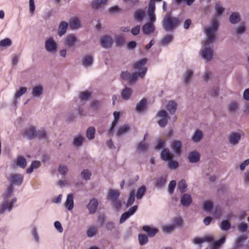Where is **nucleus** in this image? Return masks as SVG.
<instances>
[{
	"instance_id": "a19ab883",
	"label": "nucleus",
	"mask_w": 249,
	"mask_h": 249,
	"mask_svg": "<svg viewBox=\"0 0 249 249\" xmlns=\"http://www.w3.org/2000/svg\"><path fill=\"white\" fill-rule=\"evenodd\" d=\"M167 176H162L159 178H157L156 181V185L158 187H161L163 186L166 182Z\"/></svg>"
},
{
	"instance_id": "4be33fe9",
	"label": "nucleus",
	"mask_w": 249,
	"mask_h": 249,
	"mask_svg": "<svg viewBox=\"0 0 249 249\" xmlns=\"http://www.w3.org/2000/svg\"><path fill=\"white\" fill-rule=\"evenodd\" d=\"M43 89L42 86L34 87L32 89L31 94L33 97L39 98L42 94Z\"/></svg>"
},
{
	"instance_id": "69168bd1",
	"label": "nucleus",
	"mask_w": 249,
	"mask_h": 249,
	"mask_svg": "<svg viewBox=\"0 0 249 249\" xmlns=\"http://www.w3.org/2000/svg\"><path fill=\"white\" fill-rule=\"evenodd\" d=\"M90 96V93L88 91L81 92L79 94V98L82 100H87Z\"/></svg>"
},
{
	"instance_id": "3c124183",
	"label": "nucleus",
	"mask_w": 249,
	"mask_h": 249,
	"mask_svg": "<svg viewBox=\"0 0 249 249\" xmlns=\"http://www.w3.org/2000/svg\"><path fill=\"white\" fill-rule=\"evenodd\" d=\"M107 0H94L92 2V7L93 8H99L101 7L102 5L105 4Z\"/></svg>"
},
{
	"instance_id": "de8ad7c7",
	"label": "nucleus",
	"mask_w": 249,
	"mask_h": 249,
	"mask_svg": "<svg viewBox=\"0 0 249 249\" xmlns=\"http://www.w3.org/2000/svg\"><path fill=\"white\" fill-rule=\"evenodd\" d=\"M135 191L134 190H132L130 193L129 196L126 203V207H128L132 205L135 200Z\"/></svg>"
},
{
	"instance_id": "a18cd8bd",
	"label": "nucleus",
	"mask_w": 249,
	"mask_h": 249,
	"mask_svg": "<svg viewBox=\"0 0 249 249\" xmlns=\"http://www.w3.org/2000/svg\"><path fill=\"white\" fill-rule=\"evenodd\" d=\"M91 173L88 169H84L81 172V176L82 178L86 181L89 180L90 178Z\"/></svg>"
},
{
	"instance_id": "b1692460",
	"label": "nucleus",
	"mask_w": 249,
	"mask_h": 249,
	"mask_svg": "<svg viewBox=\"0 0 249 249\" xmlns=\"http://www.w3.org/2000/svg\"><path fill=\"white\" fill-rule=\"evenodd\" d=\"M145 16V11L142 9H139L135 11L134 14V19L139 22L142 21Z\"/></svg>"
},
{
	"instance_id": "bb28decb",
	"label": "nucleus",
	"mask_w": 249,
	"mask_h": 249,
	"mask_svg": "<svg viewBox=\"0 0 249 249\" xmlns=\"http://www.w3.org/2000/svg\"><path fill=\"white\" fill-rule=\"evenodd\" d=\"M76 41V36L74 35H70L65 38V44L66 46L71 47L74 45Z\"/></svg>"
},
{
	"instance_id": "338daca9",
	"label": "nucleus",
	"mask_w": 249,
	"mask_h": 249,
	"mask_svg": "<svg viewBox=\"0 0 249 249\" xmlns=\"http://www.w3.org/2000/svg\"><path fill=\"white\" fill-rule=\"evenodd\" d=\"M212 203L210 201H206L203 203V208L205 211H209L212 208Z\"/></svg>"
},
{
	"instance_id": "680f3d73",
	"label": "nucleus",
	"mask_w": 249,
	"mask_h": 249,
	"mask_svg": "<svg viewBox=\"0 0 249 249\" xmlns=\"http://www.w3.org/2000/svg\"><path fill=\"white\" fill-rule=\"evenodd\" d=\"M117 45H121L124 42V36L123 35H117L115 36Z\"/></svg>"
},
{
	"instance_id": "79ce46f5",
	"label": "nucleus",
	"mask_w": 249,
	"mask_h": 249,
	"mask_svg": "<svg viewBox=\"0 0 249 249\" xmlns=\"http://www.w3.org/2000/svg\"><path fill=\"white\" fill-rule=\"evenodd\" d=\"M146 187L142 186L138 188L136 193V198L138 199H141L146 192Z\"/></svg>"
},
{
	"instance_id": "f8f14e48",
	"label": "nucleus",
	"mask_w": 249,
	"mask_h": 249,
	"mask_svg": "<svg viewBox=\"0 0 249 249\" xmlns=\"http://www.w3.org/2000/svg\"><path fill=\"white\" fill-rule=\"evenodd\" d=\"M101 46L104 48L110 47L112 44V38L109 36H104L100 39Z\"/></svg>"
},
{
	"instance_id": "49530a36",
	"label": "nucleus",
	"mask_w": 249,
	"mask_h": 249,
	"mask_svg": "<svg viewBox=\"0 0 249 249\" xmlns=\"http://www.w3.org/2000/svg\"><path fill=\"white\" fill-rule=\"evenodd\" d=\"M226 238L225 237H223L220 240L213 242V246L211 249H219L220 246L225 242Z\"/></svg>"
},
{
	"instance_id": "9d476101",
	"label": "nucleus",
	"mask_w": 249,
	"mask_h": 249,
	"mask_svg": "<svg viewBox=\"0 0 249 249\" xmlns=\"http://www.w3.org/2000/svg\"><path fill=\"white\" fill-rule=\"evenodd\" d=\"M9 181L10 185H20L23 181V176L20 174H12L10 175Z\"/></svg>"
},
{
	"instance_id": "f3484780",
	"label": "nucleus",
	"mask_w": 249,
	"mask_h": 249,
	"mask_svg": "<svg viewBox=\"0 0 249 249\" xmlns=\"http://www.w3.org/2000/svg\"><path fill=\"white\" fill-rule=\"evenodd\" d=\"M192 202V198L188 194H183L181 197L180 203L184 207H188Z\"/></svg>"
},
{
	"instance_id": "1a4fd4ad",
	"label": "nucleus",
	"mask_w": 249,
	"mask_h": 249,
	"mask_svg": "<svg viewBox=\"0 0 249 249\" xmlns=\"http://www.w3.org/2000/svg\"><path fill=\"white\" fill-rule=\"evenodd\" d=\"M241 138V134L239 132H231L228 136L229 143L232 145H237Z\"/></svg>"
},
{
	"instance_id": "f704fd0d",
	"label": "nucleus",
	"mask_w": 249,
	"mask_h": 249,
	"mask_svg": "<svg viewBox=\"0 0 249 249\" xmlns=\"http://www.w3.org/2000/svg\"><path fill=\"white\" fill-rule=\"evenodd\" d=\"M70 26L72 29H76L80 27L79 20L76 18H72L70 20Z\"/></svg>"
},
{
	"instance_id": "6e6d98bb",
	"label": "nucleus",
	"mask_w": 249,
	"mask_h": 249,
	"mask_svg": "<svg viewBox=\"0 0 249 249\" xmlns=\"http://www.w3.org/2000/svg\"><path fill=\"white\" fill-rule=\"evenodd\" d=\"M57 184L60 187L69 186L71 184V180L69 178L65 180H59Z\"/></svg>"
},
{
	"instance_id": "774afa93",
	"label": "nucleus",
	"mask_w": 249,
	"mask_h": 249,
	"mask_svg": "<svg viewBox=\"0 0 249 249\" xmlns=\"http://www.w3.org/2000/svg\"><path fill=\"white\" fill-rule=\"evenodd\" d=\"M148 147V145L147 144L143 142H140L138 145L137 149L140 152H144L147 149Z\"/></svg>"
},
{
	"instance_id": "f257e3e1",
	"label": "nucleus",
	"mask_w": 249,
	"mask_h": 249,
	"mask_svg": "<svg viewBox=\"0 0 249 249\" xmlns=\"http://www.w3.org/2000/svg\"><path fill=\"white\" fill-rule=\"evenodd\" d=\"M219 22L216 18L212 19L210 26L205 28L206 38L203 42V46L200 51L202 58L206 61H210L213 56V43L215 40V33L218 29Z\"/></svg>"
},
{
	"instance_id": "9b49d317",
	"label": "nucleus",
	"mask_w": 249,
	"mask_h": 249,
	"mask_svg": "<svg viewBox=\"0 0 249 249\" xmlns=\"http://www.w3.org/2000/svg\"><path fill=\"white\" fill-rule=\"evenodd\" d=\"M137 209V206L135 205L131 207L128 211L122 214L120 219V223H123L130 216L132 215L136 212Z\"/></svg>"
},
{
	"instance_id": "6e6552de",
	"label": "nucleus",
	"mask_w": 249,
	"mask_h": 249,
	"mask_svg": "<svg viewBox=\"0 0 249 249\" xmlns=\"http://www.w3.org/2000/svg\"><path fill=\"white\" fill-rule=\"evenodd\" d=\"M23 135L29 140L34 139L37 136V132L36 127L33 125L26 127L24 130Z\"/></svg>"
},
{
	"instance_id": "f03ea898",
	"label": "nucleus",
	"mask_w": 249,
	"mask_h": 249,
	"mask_svg": "<svg viewBox=\"0 0 249 249\" xmlns=\"http://www.w3.org/2000/svg\"><path fill=\"white\" fill-rule=\"evenodd\" d=\"M155 9L154 0H151L149 2L147 10L149 21L144 24L142 27V31L145 35H149L155 31L154 22L156 19L155 14Z\"/></svg>"
},
{
	"instance_id": "4c0bfd02",
	"label": "nucleus",
	"mask_w": 249,
	"mask_h": 249,
	"mask_svg": "<svg viewBox=\"0 0 249 249\" xmlns=\"http://www.w3.org/2000/svg\"><path fill=\"white\" fill-rule=\"evenodd\" d=\"M16 164L22 168H24L26 165V160L22 156H18L15 160Z\"/></svg>"
},
{
	"instance_id": "2eb2a0df",
	"label": "nucleus",
	"mask_w": 249,
	"mask_h": 249,
	"mask_svg": "<svg viewBox=\"0 0 249 249\" xmlns=\"http://www.w3.org/2000/svg\"><path fill=\"white\" fill-rule=\"evenodd\" d=\"M98 205V201L95 198L90 199L87 208L89 211V214H93L96 212L97 206Z\"/></svg>"
},
{
	"instance_id": "bf43d9fd",
	"label": "nucleus",
	"mask_w": 249,
	"mask_h": 249,
	"mask_svg": "<svg viewBox=\"0 0 249 249\" xmlns=\"http://www.w3.org/2000/svg\"><path fill=\"white\" fill-rule=\"evenodd\" d=\"M231 224L227 220L222 221L221 223L220 228L222 231H228L230 229Z\"/></svg>"
},
{
	"instance_id": "8fccbe9b",
	"label": "nucleus",
	"mask_w": 249,
	"mask_h": 249,
	"mask_svg": "<svg viewBox=\"0 0 249 249\" xmlns=\"http://www.w3.org/2000/svg\"><path fill=\"white\" fill-rule=\"evenodd\" d=\"M187 185L184 179H182L178 182V188L181 193L185 192Z\"/></svg>"
},
{
	"instance_id": "e2e57ef3",
	"label": "nucleus",
	"mask_w": 249,
	"mask_h": 249,
	"mask_svg": "<svg viewBox=\"0 0 249 249\" xmlns=\"http://www.w3.org/2000/svg\"><path fill=\"white\" fill-rule=\"evenodd\" d=\"M175 229V226L174 225H165L162 228V230L166 233H170L173 231Z\"/></svg>"
},
{
	"instance_id": "a211bd4d",
	"label": "nucleus",
	"mask_w": 249,
	"mask_h": 249,
	"mask_svg": "<svg viewBox=\"0 0 249 249\" xmlns=\"http://www.w3.org/2000/svg\"><path fill=\"white\" fill-rule=\"evenodd\" d=\"M93 62V57L90 55H86L83 57L82 60V65L86 68L91 66Z\"/></svg>"
},
{
	"instance_id": "0e129e2a",
	"label": "nucleus",
	"mask_w": 249,
	"mask_h": 249,
	"mask_svg": "<svg viewBox=\"0 0 249 249\" xmlns=\"http://www.w3.org/2000/svg\"><path fill=\"white\" fill-rule=\"evenodd\" d=\"M215 9L216 12V15L220 16L224 11V8L221 6L220 3H216Z\"/></svg>"
},
{
	"instance_id": "c03bdc74",
	"label": "nucleus",
	"mask_w": 249,
	"mask_h": 249,
	"mask_svg": "<svg viewBox=\"0 0 249 249\" xmlns=\"http://www.w3.org/2000/svg\"><path fill=\"white\" fill-rule=\"evenodd\" d=\"M13 192L14 188L12 185H10L3 194L4 199L9 200V198L11 196Z\"/></svg>"
},
{
	"instance_id": "603ef678",
	"label": "nucleus",
	"mask_w": 249,
	"mask_h": 249,
	"mask_svg": "<svg viewBox=\"0 0 249 249\" xmlns=\"http://www.w3.org/2000/svg\"><path fill=\"white\" fill-rule=\"evenodd\" d=\"M138 239L140 244L142 246L146 244L148 241V237L145 234H139Z\"/></svg>"
},
{
	"instance_id": "423d86ee",
	"label": "nucleus",
	"mask_w": 249,
	"mask_h": 249,
	"mask_svg": "<svg viewBox=\"0 0 249 249\" xmlns=\"http://www.w3.org/2000/svg\"><path fill=\"white\" fill-rule=\"evenodd\" d=\"M156 116L158 118V124L161 127H165L169 119L167 112L164 110H159L157 112Z\"/></svg>"
},
{
	"instance_id": "5701e85b",
	"label": "nucleus",
	"mask_w": 249,
	"mask_h": 249,
	"mask_svg": "<svg viewBox=\"0 0 249 249\" xmlns=\"http://www.w3.org/2000/svg\"><path fill=\"white\" fill-rule=\"evenodd\" d=\"M188 159L190 162L196 163L199 160V155L196 151H193L189 153Z\"/></svg>"
},
{
	"instance_id": "6ab92c4d",
	"label": "nucleus",
	"mask_w": 249,
	"mask_h": 249,
	"mask_svg": "<svg viewBox=\"0 0 249 249\" xmlns=\"http://www.w3.org/2000/svg\"><path fill=\"white\" fill-rule=\"evenodd\" d=\"M64 206L67 208L69 211L71 210L74 206L73 202V195L72 194H69L66 201L64 203Z\"/></svg>"
},
{
	"instance_id": "2f4dec72",
	"label": "nucleus",
	"mask_w": 249,
	"mask_h": 249,
	"mask_svg": "<svg viewBox=\"0 0 249 249\" xmlns=\"http://www.w3.org/2000/svg\"><path fill=\"white\" fill-rule=\"evenodd\" d=\"M247 236L245 235H242L237 237L234 241V248H238L242 247L243 246V243L247 239Z\"/></svg>"
},
{
	"instance_id": "c85d7f7f",
	"label": "nucleus",
	"mask_w": 249,
	"mask_h": 249,
	"mask_svg": "<svg viewBox=\"0 0 249 249\" xmlns=\"http://www.w3.org/2000/svg\"><path fill=\"white\" fill-rule=\"evenodd\" d=\"M193 71L191 69H187L183 74V81L185 84L189 83L192 79Z\"/></svg>"
},
{
	"instance_id": "864d4df0",
	"label": "nucleus",
	"mask_w": 249,
	"mask_h": 249,
	"mask_svg": "<svg viewBox=\"0 0 249 249\" xmlns=\"http://www.w3.org/2000/svg\"><path fill=\"white\" fill-rule=\"evenodd\" d=\"M36 136H37L39 139H47L48 138L47 132L43 128L38 130Z\"/></svg>"
},
{
	"instance_id": "dca6fc26",
	"label": "nucleus",
	"mask_w": 249,
	"mask_h": 249,
	"mask_svg": "<svg viewBox=\"0 0 249 249\" xmlns=\"http://www.w3.org/2000/svg\"><path fill=\"white\" fill-rule=\"evenodd\" d=\"M85 141V137L83 135L79 134L73 138L72 144L75 147H79L83 145Z\"/></svg>"
},
{
	"instance_id": "cd10ccee",
	"label": "nucleus",
	"mask_w": 249,
	"mask_h": 249,
	"mask_svg": "<svg viewBox=\"0 0 249 249\" xmlns=\"http://www.w3.org/2000/svg\"><path fill=\"white\" fill-rule=\"evenodd\" d=\"M240 20V15L237 12H233L229 17L230 22L233 24L238 23Z\"/></svg>"
},
{
	"instance_id": "4468645a",
	"label": "nucleus",
	"mask_w": 249,
	"mask_h": 249,
	"mask_svg": "<svg viewBox=\"0 0 249 249\" xmlns=\"http://www.w3.org/2000/svg\"><path fill=\"white\" fill-rule=\"evenodd\" d=\"M170 146L177 155H180L181 153V148L182 147V143L180 141H173L171 143Z\"/></svg>"
},
{
	"instance_id": "ea45409f",
	"label": "nucleus",
	"mask_w": 249,
	"mask_h": 249,
	"mask_svg": "<svg viewBox=\"0 0 249 249\" xmlns=\"http://www.w3.org/2000/svg\"><path fill=\"white\" fill-rule=\"evenodd\" d=\"M203 137V134L202 131L199 130H197L195 131L194 134L192 137V140L195 142H199Z\"/></svg>"
},
{
	"instance_id": "473e14b6",
	"label": "nucleus",
	"mask_w": 249,
	"mask_h": 249,
	"mask_svg": "<svg viewBox=\"0 0 249 249\" xmlns=\"http://www.w3.org/2000/svg\"><path fill=\"white\" fill-rule=\"evenodd\" d=\"M130 129V127L128 124H124L119 127L118 129L116 135L117 136H120L122 135L125 134Z\"/></svg>"
},
{
	"instance_id": "7c9ffc66",
	"label": "nucleus",
	"mask_w": 249,
	"mask_h": 249,
	"mask_svg": "<svg viewBox=\"0 0 249 249\" xmlns=\"http://www.w3.org/2000/svg\"><path fill=\"white\" fill-rule=\"evenodd\" d=\"M166 108L170 114H174L176 112L177 109L176 103L174 101H169L166 106Z\"/></svg>"
},
{
	"instance_id": "20e7f679",
	"label": "nucleus",
	"mask_w": 249,
	"mask_h": 249,
	"mask_svg": "<svg viewBox=\"0 0 249 249\" xmlns=\"http://www.w3.org/2000/svg\"><path fill=\"white\" fill-rule=\"evenodd\" d=\"M17 198L13 197L11 200L3 199L0 204V214H3L6 211L10 212L13 209V205L17 201Z\"/></svg>"
},
{
	"instance_id": "aec40b11",
	"label": "nucleus",
	"mask_w": 249,
	"mask_h": 249,
	"mask_svg": "<svg viewBox=\"0 0 249 249\" xmlns=\"http://www.w3.org/2000/svg\"><path fill=\"white\" fill-rule=\"evenodd\" d=\"M213 242V238L211 236H205L203 238L196 237L193 240V242L195 244H199L204 242Z\"/></svg>"
},
{
	"instance_id": "37998d69",
	"label": "nucleus",
	"mask_w": 249,
	"mask_h": 249,
	"mask_svg": "<svg viewBox=\"0 0 249 249\" xmlns=\"http://www.w3.org/2000/svg\"><path fill=\"white\" fill-rule=\"evenodd\" d=\"M139 77L143 78L144 77L141 76L140 73L137 71L131 74L129 84H133L136 83Z\"/></svg>"
},
{
	"instance_id": "09e8293b",
	"label": "nucleus",
	"mask_w": 249,
	"mask_h": 249,
	"mask_svg": "<svg viewBox=\"0 0 249 249\" xmlns=\"http://www.w3.org/2000/svg\"><path fill=\"white\" fill-rule=\"evenodd\" d=\"M11 40L9 38H5L0 41V47H9L12 45Z\"/></svg>"
},
{
	"instance_id": "4d7b16f0",
	"label": "nucleus",
	"mask_w": 249,
	"mask_h": 249,
	"mask_svg": "<svg viewBox=\"0 0 249 249\" xmlns=\"http://www.w3.org/2000/svg\"><path fill=\"white\" fill-rule=\"evenodd\" d=\"M58 171L60 174L63 176H65L67 175L69 171V169L67 166L61 164L59 165Z\"/></svg>"
},
{
	"instance_id": "412c9836",
	"label": "nucleus",
	"mask_w": 249,
	"mask_h": 249,
	"mask_svg": "<svg viewBox=\"0 0 249 249\" xmlns=\"http://www.w3.org/2000/svg\"><path fill=\"white\" fill-rule=\"evenodd\" d=\"M173 157V154H171L168 148L163 149L161 153V158L162 160L165 161H168L170 160H172Z\"/></svg>"
},
{
	"instance_id": "e433bc0d",
	"label": "nucleus",
	"mask_w": 249,
	"mask_h": 249,
	"mask_svg": "<svg viewBox=\"0 0 249 249\" xmlns=\"http://www.w3.org/2000/svg\"><path fill=\"white\" fill-rule=\"evenodd\" d=\"M132 93V89L130 88L126 87L122 90V97L123 99L127 100L130 98Z\"/></svg>"
},
{
	"instance_id": "052dcab7",
	"label": "nucleus",
	"mask_w": 249,
	"mask_h": 249,
	"mask_svg": "<svg viewBox=\"0 0 249 249\" xmlns=\"http://www.w3.org/2000/svg\"><path fill=\"white\" fill-rule=\"evenodd\" d=\"M168 167L171 169H175L178 166V163L175 160H170L168 161Z\"/></svg>"
},
{
	"instance_id": "5fc2aeb1",
	"label": "nucleus",
	"mask_w": 249,
	"mask_h": 249,
	"mask_svg": "<svg viewBox=\"0 0 249 249\" xmlns=\"http://www.w3.org/2000/svg\"><path fill=\"white\" fill-rule=\"evenodd\" d=\"M27 88L25 87H22L19 89L17 90L15 93L14 98L18 99L20 98L22 95H23L27 91Z\"/></svg>"
},
{
	"instance_id": "c9c22d12",
	"label": "nucleus",
	"mask_w": 249,
	"mask_h": 249,
	"mask_svg": "<svg viewBox=\"0 0 249 249\" xmlns=\"http://www.w3.org/2000/svg\"><path fill=\"white\" fill-rule=\"evenodd\" d=\"M147 104V101L145 99L141 100L136 105V110L138 112H141L144 110Z\"/></svg>"
},
{
	"instance_id": "0eeeda50",
	"label": "nucleus",
	"mask_w": 249,
	"mask_h": 249,
	"mask_svg": "<svg viewBox=\"0 0 249 249\" xmlns=\"http://www.w3.org/2000/svg\"><path fill=\"white\" fill-rule=\"evenodd\" d=\"M57 45L53 37H50L45 42V48L47 52L54 53L57 51Z\"/></svg>"
},
{
	"instance_id": "c756f323",
	"label": "nucleus",
	"mask_w": 249,
	"mask_h": 249,
	"mask_svg": "<svg viewBox=\"0 0 249 249\" xmlns=\"http://www.w3.org/2000/svg\"><path fill=\"white\" fill-rule=\"evenodd\" d=\"M68 26V24L66 22L62 21L60 22L58 29V34L60 36L65 34Z\"/></svg>"
},
{
	"instance_id": "7ed1b4c3",
	"label": "nucleus",
	"mask_w": 249,
	"mask_h": 249,
	"mask_svg": "<svg viewBox=\"0 0 249 249\" xmlns=\"http://www.w3.org/2000/svg\"><path fill=\"white\" fill-rule=\"evenodd\" d=\"M179 24V20L175 17L171 16L170 13H167L162 20V26L166 31H172Z\"/></svg>"
},
{
	"instance_id": "72a5a7b5",
	"label": "nucleus",
	"mask_w": 249,
	"mask_h": 249,
	"mask_svg": "<svg viewBox=\"0 0 249 249\" xmlns=\"http://www.w3.org/2000/svg\"><path fill=\"white\" fill-rule=\"evenodd\" d=\"M98 231V229L94 226H91L88 228L86 234L88 237H92L94 236Z\"/></svg>"
},
{
	"instance_id": "ddd939ff",
	"label": "nucleus",
	"mask_w": 249,
	"mask_h": 249,
	"mask_svg": "<svg viewBox=\"0 0 249 249\" xmlns=\"http://www.w3.org/2000/svg\"><path fill=\"white\" fill-rule=\"evenodd\" d=\"M114 121L112 122L111 126L108 130V134L112 136L114 133V129L118 123L120 118V113L118 111H115L113 113Z\"/></svg>"
},
{
	"instance_id": "a878e982",
	"label": "nucleus",
	"mask_w": 249,
	"mask_h": 249,
	"mask_svg": "<svg viewBox=\"0 0 249 249\" xmlns=\"http://www.w3.org/2000/svg\"><path fill=\"white\" fill-rule=\"evenodd\" d=\"M142 230L147 232L150 237L154 236L158 231L156 228H152L147 225L143 226L142 227Z\"/></svg>"
},
{
	"instance_id": "58836bf2",
	"label": "nucleus",
	"mask_w": 249,
	"mask_h": 249,
	"mask_svg": "<svg viewBox=\"0 0 249 249\" xmlns=\"http://www.w3.org/2000/svg\"><path fill=\"white\" fill-rule=\"evenodd\" d=\"M95 129L92 126L89 127L86 131V137L89 140H93L95 137Z\"/></svg>"
},
{
	"instance_id": "39448f33",
	"label": "nucleus",
	"mask_w": 249,
	"mask_h": 249,
	"mask_svg": "<svg viewBox=\"0 0 249 249\" xmlns=\"http://www.w3.org/2000/svg\"><path fill=\"white\" fill-rule=\"evenodd\" d=\"M147 62L146 58H143L134 64L133 68L140 73L141 76L144 77L147 71V68L145 66Z\"/></svg>"
},
{
	"instance_id": "393cba45",
	"label": "nucleus",
	"mask_w": 249,
	"mask_h": 249,
	"mask_svg": "<svg viewBox=\"0 0 249 249\" xmlns=\"http://www.w3.org/2000/svg\"><path fill=\"white\" fill-rule=\"evenodd\" d=\"M119 195L120 193L117 190L110 189L108 192L107 197L113 202H115L118 198Z\"/></svg>"
},
{
	"instance_id": "13d9d810",
	"label": "nucleus",
	"mask_w": 249,
	"mask_h": 249,
	"mask_svg": "<svg viewBox=\"0 0 249 249\" xmlns=\"http://www.w3.org/2000/svg\"><path fill=\"white\" fill-rule=\"evenodd\" d=\"M235 33L237 35H241L244 34L246 31V27L244 24H240L235 29Z\"/></svg>"
}]
</instances>
